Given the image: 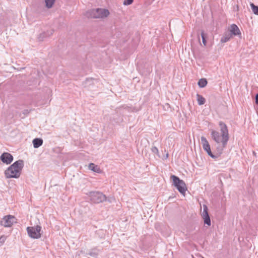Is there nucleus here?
Instances as JSON below:
<instances>
[{
    "label": "nucleus",
    "instance_id": "f257e3e1",
    "mask_svg": "<svg viewBox=\"0 0 258 258\" xmlns=\"http://www.w3.org/2000/svg\"><path fill=\"white\" fill-rule=\"evenodd\" d=\"M220 127L221 135L220 133L215 130H212L211 136L216 144L215 153L214 154L216 158H218L222 154L224 149L226 147L229 139L228 130L226 124L222 122H219Z\"/></svg>",
    "mask_w": 258,
    "mask_h": 258
},
{
    "label": "nucleus",
    "instance_id": "f03ea898",
    "mask_svg": "<svg viewBox=\"0 0 258 258\" xmlns=\"http://www.w3.org/2000/svg\"><path fill=\"white\" fill-rule=\"evenodd\" d=\"M24 166V162L23 160L20 159L16 161L5 171V176L7 178H19Z\"/></svg>",
    "mask_w": 258,
    "mask_h": 258
},
{
    "label": "nucleus",
    "instance_id": "7ed1b4c3",
    "mask_svg": "<svg viewBox=\"0 0 258 258\" xmlns=\"http://www.w3.org/2000/svg\"><path fill=\"white\" fill-rule=\"evenodd\" d=\"M109 15V12L107 9L97 8L93 9L87 11L86 13V16L90 18H104Z\"/></svg>",
    "mask_w": 258,
    "mask_h": 258
},
{
    "label": "nucleus",
    "instance_id": "20e7f679",
    "mask_svg": "<svg viewBox=\"0 0 258 258\" xmlns=\"http://www.w3.org/2000/svg\"><path fill=\"white\" fill-rule=\"evenodd\" d=\"M170 179L172 180V185L177 188L181 194L184 195L187 190L184 181L175 175H171Z\"/></svg>",
    "mask_w": 258,
    "mask_h": 258
},
{
    "label": "nucleus",
    "instance_id": "39448f33",
    "mask_svg": "<svg viewBox=\"0 0 258 258\" xmlns=\"http://www.w3.org/2000/svg\"><path fill=\"white\" fill-rule=\"evenodd\" d=\"M91 201L94 203H100L106 200V197L99 191H91L89 193Z\"/></svg>",
    "mask_w": 258,
    "mask_h": 258
},
{
    "label": "nucleus",
    "instance_id": "423d86ee",
    "mask_svg": "<svg viewBox=\"0 0 258 258\" xmlns=\"http://www.w3.org/2000/svg\"><path fill=\"white\" fill-rule=\"evenodd\" d=\"M41 227L39 225H37L35 227H28L27 228L28 235L34 239H38L41 237Z\"/></svg>",
    "mask_w": 258,
    "mask_h": 258
},
{
    "label": "nucleus",
    "instance_id": "0eeeda50",
    "mask_svg": "<svg viewBox=\"0 0 258 258\" xmlns=\"http://www.w3.org/2000/svg\"><path fill=\"white\" fill-rule=\"evenodd\" d=\"M16 218L14 216L8 215L4 216L0 221V225L5 227H11L14 223H16Z\"/></svg>",
    "mask_w": 258,
    "mask_h": 258
},
{
    "label": "nucleus",
    "instance_id": "6e6552de",
    "mask_svg": "<svg viewBox=\"0 0 258 258\" xmlns=\"http://www.w3.org/2000/svg\"><path fill=\"white\" fill-rule=\"evenodd\" d=\"M201 143L203 145V149L207 152V154L212 158L216 159V156H215L214 153H212L210 144L205 137L202 136L201 137Z\"/></svg>",
    "mask_w": 258,
    "mask_h": 258
},
{
    "label": "nucleus",
    "instance_id": "1a4fd4ad",
    "mask_svg": "<svg viewBox=\"0 0 258 258\" xmlns=\"http://www.w3.org/2000/svg\"><path fill=\"white\" fill-rule=\"evenodd\" d=\"M0 160L4 163L10 164L13 161V156L8 152H4L1 155Z\"/></svg>",
    "mask_w": 258,
    "mask_h": 258
},
{
    "label": "nucleus",
    "instance_id": "9d476101",
    "mask_svg": "<svg viewBox=\"0 0 258 258\" xmlns=\"http://www.w3.org/2000/svg\"><path fill=\"white\" fill-rule=\"evenodd\" d=\"M229 33L231 34V36H236L241 34L239 29L237 26L234 24H233L230 26Z\"/></svg>",
    "mask_w": 258,
    "mask_h": 258
},
{
    "label": "nucleus",
    "instance_id": "9b49d317",
    "mask_svg": "<svg viewBox=\"0 0 258 258\" xmlns=\"http://www.w3.org/2000/svg\"><path fill=\"white\" fill-rule=\"evenodd\" d=\"M95 81L96 80L92 78H87L85 81L83 82L82 85L84 88H89L91 86L94 85Z\"/></svg>",
    "mask_w": 258,
    "mask_h": 258
},
{
    "label": "nucleus",
    "instance_id": "f8f14e48",
    "mask_svg": "<svg viewBox=\"0 0 258 258\" xmlns=\"http://www.w3.org/2000/svg\"><path fill=\"white\" fill-rule=\"evenodd\" d=\"M53 33V30H52L50 34L48 32H44L43 33H40L37 37L38 41H43L45 38L48 37L51 35H52Z\"/></svg>",
    "mask_w": 258,
    "mask_h": 258
},
{
    "label": "nucleus",
    "instance_id": "ddd939ff",
    "mask_svg": "<svg viewBox=\"0 0 258 258\" xmlns=\"http://www.w3.org/2000/svg\"><path fill=\"white\" fill-rule=\"evenodd\" d=\"M100 251V250L95 247L89 250L86 254L90 255L93 257L96 258L98 255Z\"/></svg>",
    "mask_w": 258,
    "mask_h": 258
},
{
    "label": "nucleus",
    "instance_id": "4468645a",
    "mask_svg": "<svg viewBox=\"0 0 258 258\" xmlns=\"http://www.w3.org/2000/svg\"><path fill=\"white\" fill-rule=\"evenodd\" d=\"M88 168L90 170H92V171L98 173H101L102 172V170L100 169L99 166L93 163H91L89 164Z\"/></svg>",
    "mask_w": 258,
    "mask_h": 258
},
{
    "label": "nucleus",
    "instance_id": "2eb2a0df",
    "mask_svg": "<svg viewBox=\"0 0 258 258\" xmlns=\"http://www.w3.org/2000/svg\"><path fill=\"white\" fill-rule=\"evenodd\" d=\"M202 217L204 220L205 225L209 226L211 225V219L209 213L202 214Z\"/></svg>",
    "mask_w": 258,
    "mask_h": 258
},
{
    "label": "nucleus",
    "instance_id": "dca6fc26",
    "mask_svg": "<svg viewBox=\"0 0 258 258\" xmlns=\"http://www.w3.org/2000/svg\"><path fill=\"white\" fill-rule=\"evenodd\" d=\"M43 140L41 138H35L32 143L34 148H38L43 144Z\"/></svg>",
    "mask_w": 258,
    "mask_h": 258
},
{
    "label": "nucleus",
    "instance_id": "f3484780",
    "mask_svg": "<svg viewBox=\"0 0 258 258\" xmlns=\"http://www.w3.org/2000/svg\"><path fill=\"white\" fill-rule=\"evenodd\" d=\"M231 37V34H230L229 32L225 33L221 37L220 41L222 43H225L229 41Z\"/></svg>",
    "mask_w": 258,
    "mask_h": 258
},
{
    "label": "nucleus",
    "instance_id": "a211bd4d",
    "mask_svg": "<svg viewBox=\"0 0 258 258\" xmlns=\"http://www.w3.org/2000/svg\"><path fill=\"white\" fill-rule=\"evenodd\" d=\"M208 81L205 78H202L200 79L198 82V85L200 88H204L207 86Z\"/></svg>",
    "mask_w": 258,
    "mask_h": 258
},
{
    "label": "nucleus",
    "instance_id": "6ab92c4d",
    "mask_svg": "<svg viewBox=\"0 0 258 258\" xmlns=\"http://www.w3.org/2000/svg\"><path fill=\"white\" fill-rule=\"evenodd\" d=\"M197 100L198 102V104L199 105H202L205 104L206 102V99L205 98L201 95L199 94H197Z\"/></svg>",
    "mask_w": 258,
    "mask_h": 258
},
{
    "label": "nucleus",
    "instance_id": "aec40b11",
    "mask_svg": "<svg viewBox=\"0 0 258 258\" xmlns=\"http://www.w3.org/2000/svg\"><path fill=\"white\" fill-rule=\"evenodd\" d=\"M201 37L202 39V42L204 46H206L207 44V39L208 38V34L205 33L204 30H201Z\"/></svg>",
    "mask_w": 258,
    "mask_h": 258
},
{
    "label": "nucleus",
    "instance_id": "412c9836",
    "mask_svg": "<svg viewBox=\"0 0 258 258\" xmlns=\"http://www.w3.org/2000/svg\"><path fill=\"white\" fill-rule=\"evenodd\" d=\"M55 0H45V6L48 9L51 8Z\"/></svg>",
    "mask_w": 258,
    "mask_h": 258
},
{
    "label": "nucleus",
    "instance_id": "4be33fe9",
    "mask_svg": "<svg viewBox=\"0 0 258 258\" xmlns=\"http://www.w3.org/2000/svg\"><path fill=\"white\" fill-rule=\"evenodd\" d=\"M251 8L253 13L256 15H258V6H255L254 4L251 3L250 4Z\"/></svg>",
    "mask_w": 258,
    "mask_h": 258
},
{
    "label": "nucleus",
    "instance_id": "5701e85b",
    "mask_svg": "<svg viewBox=\"0 0 258 258\" xmlns=\"http://www.w3.org/2000/svg\"><path fill=\"white\" fill-rule=\"evenodd\" d=\"M151 150L153 153L157 155L159 157L160 156L158 149H157V148L156 147H155V146L152 147L151 148Z\"/></svg>",
    "mask_w": 258,
    "mask_h": 258
},
{
    "label": "nucleus",
    "instance_id": "b1692460",
    "mask_svg": "<svg viewBox=\"0 0 258 258\" xmlns=\"http://www.w3.org/2000/svg\"><path fill=\"white\" fill-rule=\"evenodd\" d=\"M30 112V110L29 109H25L22 111V114H24L23 116L21 117L22 118H24L26 115H27Z\"/></svg>",
    "mask_w": 258,
    "mask_h": 258
},
{
    "label": "nucleus",
    "instance_id": "393cba45",
    "mask_svg": "<svg viewBox=\"0 0 258 258\" xmlns=\"http://www.w3.org/2000/svg\"><path fill=\"white\" fill-rule=\"evenodd\" d=\"M134 2V0H124L123 2V5L128 6L131 5Z\"/></svg>",
    "mask_w": 258,
    "mask_h": 258
},
{
    "label": "nucleus",
    "instance_id": "a878e982",
    "mask_svg": "<svg viewBox=\"0 0 258 258\" xmlns=\"http://www.w3.org/2000/svg\"><path fill=\"white\" fill-rule=\"evenodd\" d=\"M209 213L208 212V208L206 205H204L203 206V211L202 214H206Z\"/></svg>",
    "mask_w": 258,
    "mask_h": 258
},
{
    "label": "nucleus",
    "instance_id": "bb28decb",
    "mask_svg": "<svg viewBox=\"0 0 258 258\" xmlns=\"http://www.w3.org/2000/svg\"><path fill=\"white\" fill-rule=\"evenodd\" d=\"M5 240L6 238L4 236L0 237V246L4 243Z\"/></svg>",
    "mask_w": 258,
    "mask_h": 258
},
{
    "label": "nucleus",
    "instance_id": "cd10ccee",
    "mask_svg": "<svg viewBox=\"0 0 258 258\" xmlns=\"http://www.w3.org/2000/svg\"><path fill=\"white\" fill-rule=\"evenodd\" d=\"M255 103L258 106V93L255 96Z\"/></svg>",
    "mask_w": 258,
    "mask_h": 258
},
{
    "label": "nucleus",
    "instance_id": "c85d7f7f",
    "mask_svg": "<svg viewBox=\"0 0 258 258\" xmlns=\"http://www.w3.org/2000/svg\"><path fill=\"white\" fill-rule=\"evenodd\" d=\"M257 78H258V74H257Z\"/></svg>",
    "mask_w": 258,
    "mask_h": 258
}]
</instances>
